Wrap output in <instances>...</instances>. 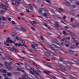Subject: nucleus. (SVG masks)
I'll return each mask as SVG.
<instances>
[{
    "instance_id": "nucleus-1",
    "label": "nucleus",
    "mask_w": 79,
    "mask_h": 79,
    "mask_svg": "<svg viewBox=\"0 0 79 79\" xmlns=\"http://www.w3.org/2000/svg\"><path fill=\"white\" fill-rule=\"evenodd\" d=\"M23 4V6H24L25 5V3H24V2H21V0H19L17 1H16V2H15V5L16 6H19L20 4Z\"/></svg>"
},
{
    "instance_id": "nucleus-2",
    "label": "nucleus",
    "mask_w": 79,
    "mask_h": 79,
    "mask_svg": "<svg viewBox=\"0 0 79 79\" xmlns=\"http://www.w3.org/2000/svg\"><path fill=\"white\" fill-rule=\"evenodd\" d=\"M0 8L4 9V10H10L9 7H6V6L4 5L0 6Z\"/></svg>"
},
{
    "instance_id": "nucleus-3",
    "label": "nucleus",
    "mask_w": 79,
    "mask_h": 79,
    "mask_svg": "<svg viewBox=\"0 0 79 79\" xmlns=\"http://www.w3.org/2000/svg\"><path fill=\"white\" fill-rule=\"evenodd\" d=\"M7 48L10 50H11V51H14L15 52H18V50L16 49V48L15 47H13L12 48H11L10 47H8Z\"/></svg>"
},
{
    "instance_id": "nucleus-4",
    "label": "nucleus",
    "mask_w": 79,
    "mask_h": 79,
    "mask_svg": "<svg viewBox=\"0 0 79 79\" xmlns=\"http://www.w3.org/2000/svg\"><path fill=\"white\" fill-rule=\"evenodd\" d=\"M7 48L10 50H11V51H14L15 52H18V50L16 49V48L15 47H13L12 48H11L10 47H8Z\"/></svg>"
},
{
    "instance_id": "nucleus-5",
    "label": "nucleus",
    "mask_w": 79,
    "mask_h": 79,
    "mask_svg": "<svg viewBox=\"0 0 79 79\" xmlns=\"http://www.w3.org/2000/svg\"><path fill=\"white\" fill-rule=\"evenodd\" d=\"M56 68L57 69H58V70H59V72L61 73V74H66V73L61 70H60V67H59L57 66L56 67Z\"/></svg>"
},
{
    "instance_id": "nucleus-6",
    "label": "nucleus",
    "mask_w": 79,
    "mask_h": 79,
    "mask_svg": "<svg viewBox=\"0 0 79 79\" xmlns=\"http://www.w3.org/2000/svg\"><path fill=\"white\" fill-rule=\"evenodd\" d=\"M30 68L31 71L30 72V73L31 74L34 75V68L32 67H30Z\"/></svg>"
},
{
    "instance_id": "nucleus-7",
    "label": "nucleus",
    "mask_w": 79,
    "mask_h": 79,
    "mask_svg": "<svg viewBox=\"0 0 79 79\" xmlns=\"http://www.w3.org/2000/svg\"><path fill=\"white\" fill-rule=\"evenodd\" d=\"M53 42H54L55 44H57L58 45V44H60V42H59V41H58V40H57V39H56V38L53 39Z\"/></svg>"
},
{
    "instance_id": "nucleus-8",
    "label": "nucleus",
    "mask_w": 79,
    "mask_h": 79,
    "mask_svg": "<svg viewBox=\"0 0 79 79\" xmlns=\"http://www.w3.org/2000/svg\"><path fill=\"white\" fill-rule=\"evenodd\" d=\"M27 75L26 73H25L23 75L22 79L21 78H19V79H27Z\"/></svg>"
},
{
    "instance_id": "nucleus-9",
    "label": "nucleus",
    "mask_w": 79,
    "mask_h": 79,
    "mask_svg": "<svg viewBox=\"0 0 79 79\" xmlns=\"http://www.w3.org/2000/svg\"><path fill=\"white\" fill-rule=\"evenodd\" d=\"M6 42L8 43H11V44L13 43V41L10 40V38H7V40H6Z\"/></svg>"
},
{
    "instance_id": "nucleus-10",
    "label": "nucleus",
    "mask_w": 79,
    "mask_h": 79,
    "mask_svg": "<svg viewBox=\"0 0 79 79\" xmlns=\"http://www.w3.org/2000/svg\"><path fill=\"white\" fill-rule=\"evenodd\" d=\"M52 17H53V18H56V19L58 18V19H62L60 17V16H59L58 15L55 16V15H52Z\"/></svg>"
},
{
    "instance_id": "nucleus-11",
    "label": "nucleus",
    "mask_w": 79,
    "mask_h": 79,
    "mask_svg": "<svg viewBox=\"0 0 79 79\" xmlns=\"http://www.w3.org/2000/svg\"><path fill=\"white\" fill-rule=\"evenodd\" d=\"M64 64H65L66 65H67V66H71V64L69 63V62H67V61H64Z\"/></svg>"
},
{
    "instance_id": "nucleus-12",
    "label": "nucleus",
    "mask_w": 79,
    "mask_h": 79,
    "mask_svg": "<svg viewBox=\"0 0 79 79\" xmlns=\"http://www.w3.org/2000/svg\"><path fill=\"white\" fill-rule=\"evenodd\" d=\"M19 30L21 31H23V32H26V31H27L26 29L23 27H22L21 28H20Z\"/></svg>"
},
{
    "instance_id": "nucleus-13",
    "label": "nucleus",
    "mask_w": 79,
    "mask_h": 79,
    "mask_svg": "<svg viewBox=\"0 0 79 79\" xmlns=\"http://www.w3.org/2000/svg\"><path fill=\"white\" fill-rule=\"evenodd\" d=\"M26 60L28 61V62L30 63H31L32 62L33 64H35V62H34V61L30 60L29 59H27Z\"/></svg>"
},
{
    "instance_id": "nucleus-14",
    "label": "nucleus",
    "mask_w": 79,
    "mask_h": 79,
    "mask_svg": "<svg viewBox=\"0 0 79 79\" xmlns=\"http://www.w3.org/2000/svg\"><path fill=\"white\" fill-rule=\"evenodd\" d=\"M55 27L57 28V30H60V29H61V27L59 25H56Z\"/></svg>"
},
{
    "instance_id": "nucleus-15",
    "label": "nucleus",
    "mask_w": 79,
    "mask_h": 79,
    "mask_svg": "<svg viewBox=\"0 0 79 79\" xmlns=\"http://www.w3.org/2000/svg\"><path fill=\"white\" fill-rule=\"evenodd\" d=\"M42 16L45 17L46 18H48V17H47V14L46 13H44L42 14Z\"/></svg>"
},
{
    "instance_id": "nucleus-16",
    "label": "nucleus",
    "mask_w": 79,
    "mask_h": 79,
    "mask_svg": "<svg viewBox=\"0 0 79 79\" xmlns=\"http://www.w3.org/2000/svg\"><path fill=\"white\" fill-rule=\"evenodd\" d=\"M70 76L73 78H76V76L73 73H71Z\"/></svg>"
},
{
    "instance_id": "nucleus-17",
    "label": "nucleus",
    "mask_w": 79,
    "mask_h": 79,
    "mask_svg": "<svg viewBox=\"0 0 79 79\" xmlns=\"http://www.w3.org/2000/svg\"><path fill=\"white\" fill-rule=\"evenodd\" d=\"M16 0H13L12 1V5H16Z\"/></svg>"
},
{
    "instance_id": "nucleus-18",
    "label": "nucleus",
    "mask_w": 79,
    "mask_h": 79,
    "mask_svg": "<svg viewBox=\"0 0 79 79\" xmlns=\"http://www.w3.org/2000/svg\"><path fill=\"white\" fill-rule=\"evenodd\" d=\"M62 52H64L65 53H66V54L68 53V52H67L66 51L64 52V51H63V50H59V53H62Z\"/></svg>"
},
{
    "instance_id": "nucleus-19",
    "label": "nucleus",
    "mask_w": 79,
    "mask_h": 79,
    "mask_svg": "<svg viewBox=\"0 0 79 79\" xmlns=\"http://www.w3.org/2000/svg\"><path fill=\"white\" fill-rule=\"evenodd\" d=\"M29 5L30 7V8H29L30 10H34V8H33V6H31V4H30Z\"/></svg>"
},
{
    "instance_id": "nucleus-20",
    "label": "nucleus",
    "mask_w": 79,
    "mask_h": 79,
    "mask_svg": "<svg viewBox=\"0 0 79 79\" xmlns=\"http://www.w3.org/2000/svg\"><path fill=\"white\" fill-rule=\"evenodd\" d=\"M46 66H48V67H49V68H52V65L50 64L47 63L46 64Z\"/></svg>"
},
{
    "instance_id": "nucleus-21",
    "label": "nucleus",
    "mask_w": 79,
    "mask_h": 79,
    "mask_svg": "<svg viewBox=\"0 0 79 79\" xmlns=\"http://www.w3.org/2000/svg\"><path fill=\"white\" fill-rule=\"evenodd\" d=\"M46 45L47 46V47H48L51 48L52 49H53L54 48L52 47V46H51V45H50L48 44H46Z\"/></svg>"
},
{
    "instance_id": "nucleus-22",
    "label": "nucleus",
    "mask_w": 79,
    "mask_h": 79,
    "mask_svg": "<svg viewBox=\"0 0 79 79\" xmlns=\"http://www.w3.org/2000/svg\"><path fill=\"white\" fill-rule=\"evenodd\" d=\"M72 37H72V39H73V40H74V39H76V35L73 34V35H72Z\"/></svg>"
},
{
    "instance_id": "nucleus-23",
    "label": "nucleus",
    "mask_w": 79,
    "mask_h": 79,
    "mask_svg": "<svg viewBox=\"0 0 79 79\" xmlns=\"http://www.w3.org/2000/svg\"><path fill=\"white\" fill-rule=\"evenodd\" d=\"M34 65H35V66H36V68H37V70H38V71H39V72H40V73H42V72H41V71H40V70H39V67H38V66H37V65H35V64H34Z\"/></svg>"
},
{
    "instance_id": "nucleus-24",
    "label": "nucleus",
    "mask_w": 79,
    "mask_h": 79,
    "mask_svg": "<svg viewBox=\"0 0 79 79\" xmlns=\"http://www.w3.org/2000/svg\"><path fill=\"white\" fill-rule=\"evenodd\" d=\"M44 73H45V74H49V73H52V72H50L47 71H44Z\"/></svg>"
},
{
    "instance_id": "nucleus-25",
    "label": "nucleus",
    "mask_w": 79,
    "mask_h": 79,
    "mask_svg": "<svg viewBox=\"0 0 79 79\" xmlns=\"http://www.w3.org/2000/svg\"><path fill=\"white\" fill-rule=\"evenodd\" d=\"M68 52L69 53H70V54H73L74 53V51L71 50H69L68 51Z\"/></svg>"
},
{
    "instance_id": "nucleus-26",
    "label": "nucleus",
    "mask_w": 79,
    "mask_h": 79,
    "mask_svg": "<svg viewBox=\"0 0 79 79\" xmlns=\"http://www.w3.org/2000/svg\"><path fill=\"white\" fill-rule=\"evenodd\" d=\"M52 45H53L54 46V47H56V48H60L61 47H60V46L59 45H58V46H56V45L54 44H52Z\"/></svg>"
},
{
    "instance_id": "nucleus-27",
    "label": "nucleus",
    "mask_w": 79,
    "mask_h": 79,
    "mask_svg": "<svg viewBox=\"0 0 79 79\" xmlns=\"http://www.w3.org/2000/svg\"><path fill=\"white\" fill-rule=\"evenodd\" d=\"M65 4H66V5H68L69 6H71V4H70V3L68 2H65Z\"/></svg>"
},
{
    "instance_id": "nucleus-28",
    "label": "nucleus",
    "mask_w": 79,
    "mask_h": 79,
    "mask_svg": "<svg viewBox=\"0 0 79 79\" xmlns=\"http://www.w3.org/2000/svg\"><path fill=\"white\" fill-rule=\"evenodd\" d=\"M31 47L34 48L35 50H37V48L35 46V45H31Z\"/></svg>"
},
{
    "instance_id": "nucleus-29",
    "label": "nucleus",
    "mask_w": 79,
    "mask_h": 79,
    "mask_svg": "<svg viewBox=\"0 0 79 79\" xmlns=\"http://www.w3.org/2000/svg\"><path fill=\"white\" fill-rule=\"evenodd\" d=\"M29 56L30 58H34V56L32 54H29Z\"/></svg>"
},
{
    "instance_id": "nucleus-30",
    "label": "nucleus",
    "mask_w": 79,
    "mask_h": 79,
    "mask_svg": "<svg viewBox=\"0 0 79 79\" xmlns=\"http://www.w3.org/2000/svg\"><path fill=\"white\" fill-rule=\"evenodd\" d=\"M53 57L54 58H55V59H56V57H57V56L55 55V54H54L52 55Z\"/></svg>"
},
{
    "instance_id": "nucleus-31",
    "label": "nucleus",
    "mask_w": 79,
    "mask_h": 79,
    "mask_svg": "<svg viewBox=\"0 0 79 79\" xmlns=\"http://www.w3.org/2000/svg\"><path fill=\"white\" fill-rule=\"evenodd\" d=\"M18 28L17 27H15L13 28V31H18Z\"/></svg>"
},
{
    "instance_id": "nucleus-32",
    "label": "nucleus",
    "mask_w": 79,
    "mask_h": 79,
    "mask_svg": "<svg viewBox=\"0 0 79 79\" xmlns=\"http://www.w3.org/2000/svg\"><path fill=\"white\" fill-rule=\"evenodd\" d=\"M59 60H60V61H61V62H63V58L62 57H60Z\"/></svg>"
},
{
    "instance_id": "nucleus-33",
    "label": "nucleus",
    "mask_w": 79,
    "mask_h": 79,
    "mask_svg": "<svg viewBox=\"0 0 79 79\" xmlns=\"http://www.w3.org/2000/svg\"><path fill=\"white\" fill-rule=\"evenodd\" d=\"M18 56L20 58H21V59H25V57H23L22 56H21L20 55H18Z\"/></svg>"
},
{
    "instance_id": "nucleus-34",
    "label": "nucleus",
    "mask_w": 79,
    "mask_h": 79,
    "mask_svg": "<svg viewBox=\"0 0 79 79\" xmlns=\"http://www.w3.org/2000/svg\"><path fill=\"white\" fill-rule=\"evenodd\" d=\"M33 73H34L35 74H37V75H39V74L38 73V72H37V70L34 71L33 72Z\"/></svg>"
},
{
    "instance_id": "nucleus-35",
    "label": "nucleus",
    "mask_w": 79,
    "mask_h": 79,
    "mask_svg": "<svg viewBox=\"0 0 79 79\" xmlns=\"http://www.w3.org/2000/svg\"><path fill=\"white\" fill-rule=\"evenodd\" d=\"M33 6L35 8H37V7H38V6H37L34 3L33 5Z\"/></svg>"
},
{
    "instance_id": "nucleus-36",
    "label": "nucleus",
    "mask_w": 79,
    "mask_h": 79,
    "mask_svg": "<svg viewBox=\"0 0 79 79\" xmlns=\"http://www.w3.org/2000/svg\"><path fill=\"white\" fill-rule=\"evenodd\" d=\"M47 8H40V10H47Z\"/></svg>"
},
{
    "instance_id": "nucleus-37",
    "label": "nucleus",
    "mask_w": 79,
    "mask_h": 79,
    "mask_svg": "<svg viewBox=\"0 0 79 79\" xmlns=\"http://www.w3.org/2000/svg\"><path fill=\"white\" fill-rule=\"evenodd\" d=\"M51 52L52 53V54H55V52L54 50H52L51 51Z\"/></svg>"
},
{
    "instance_id": "nucleus-38",
    "label": "nucleus",
    "mask_w": 79,
    "mask_h": 79,
    "mask_svg": "<svg viewBox=\"0 0 79 79\" xmlns=\"http://www.w3.org/2000/svg\"><path fill=\"white\" fill-rule=\"evenodd\" d=\"M37 76H38V77ZM35 76V77H37V78H38V79H42V77H39L38 76Z\"/></svg>"
},
{
    "instance_id": "nucleus-39",
    "label": "nucleus",
    "mask_w": 79,
    "mask_h": 79,
    "mask_svg": "<svg viewBox=\"0 0 79 79\" xmlns=\"http://www.w3.org/2000/svg\"><path fill=\"white\" fill-rule=\"evenodd\" d=\"M7 76L9 77H11V73H9L7 74Z\"/></svg>"
},
{
    "instance_id": "nucleus-40",
    "label": "nucleus",
    "mask_w": 79,
    "mask_h": 79,
    "mask_svg": "<svg viewBox=\"0 0 79 79\" xmlns=\"http://www.w3.org/2000/svg\"><path fill=\"white\" fill-rule=\"evenodd\" d=\"M76 62L77 64V65H79V60L77 59V61H76Z\"/></svg>"
},
{
    "instance_id": "nucleus-41",
    "label": "nucleus",
    "mask_w": 79,
    "mask_h": 79,
    "mask_svg": "<svg viewBox=\"0 0 79 79\" xmlns=\"http://www.w3.org/2000/svg\"><path fill=\"white\" fill-rule=\"evenodd\" d=\"M57 34L59 35H61V33H60V32H57Z\"/></svg>"
},
{
    "instance_id": "nucleus-42",
    "label": "nucleus",
    "mask_w": 79,
    "mask_h": 79,
    "mask_svg": "<svg viewBox=\"0 0 79 79\" xmlns=\"http://www.w3.org/2000/svg\"><path fill=\"white\" fill-rule=\"evenodd\" d=\"M15 39H16L17 40H21V39L18 36L15 37Z\"/></svg>"
},
{
    "instance_id": "nucleus-43",
    "label": "nucleus",
    "mask_w": 79,
    "mask_h": 79,
    "mask_svg": "<svg viewBox=\"0 0 79 79\" xmlns=\"http://www.w3.org/2000/svg\"><path fill=\"white\" fill-rule=\"evenodd\" d=\"M5 12V11L3 10H1L0 12V13H1L2 14H3V13H4Z\"/></svg>"
},
{
    "instance_id": "nucleus-44",
    "label": "nucleus",
    "mask_w": 79,
    "mask_h": 79,
    "mask_svg": "<svg viewBox=\"0 0 79 79\" xmlns=\"http://www.w3.org/2000/svg\"><path fill=\"white\" fill-rule=\"evenodd\" d=\"M46 2L48 3H49V4H51V2L50 1V0H46Z\"/></svg>"
},
{
    "instance_id": "nucleus-45",
    "label": "nucleus",
    "mask_w": 79,
    "mask_h": 79,
    "mask_svg": "<svg viewBox=\"0 0 79 79\" xmlns=\"http://www.w3.org/2000/svg\"><path fill=\"white\" fill-rule=\"evenodd\" d=\"M60 44L63 46H64V45H65V43H63V42H61Z\"/></svg>"
},
{
    "instance_id": "nucleus-46",
    "label": "nucleus",
    "mask_w": 79,
    "mask_h": 79,
    "mask_svg": "<svg viewBox=\"0 0 79 79\" xmlns=\"http://www.w3.org/2000/svg\"><path fill=\"white\" fill-rule=\"evenodd\" d=\"M2 19L3 21H5L6 20V19L4 17H2Z\"/></svg>"
},
{
    "instance_id": "nucleus-47",
    "label": "nucleus",
    "mask_w": 79,
    "mask_h": 79,
    "mask_svg": "<svg viewBox=\"0 0 79 79\" xmlns=\"http://www.w3.org/2000/svg\"><path fill=\"white\" fill-rule=\"evenodd\" d=\"M2 72H3V73H6V70L5 69H3Z\"/></svg>"
},
{
    "instance_id": "nucleus-48",
    "label": "nucleus",
    "mask_w": 79,
    "mask_h": 79,
    "mask_svg": "<svg viewBox=\"0 0 79 79\" xmlns=\"http://www.w3.org/2000/svg\"><path fill=\"white\" fill-rule=\"evenodd\" d=\"M6 19H8L9 21H10L11 20V19L10 18H8V17H6Z\"/></svg>"
},
{
    "instance_id": "nucleus-49",
    "label": "nucleus",
    "mask_w": 79,
    "mask_h": 79,
    "mask_svg": "<svg viewBox=\"0 0 79 79\" xmlns=\"http://www.w3.org/2000/svg\"><path fill=\"white\" fill-rule=\"evenodd\" d=\"M71 26H72L73 27H77V26L76 25H74L73 24H71Z\"/></svg>"
},
{
    "instance_id": "nucleus-50",
    "label": "nucleus",
    "mask_w": 79,
    "mask_h": 79,
    "mask_svg": "<svg viewBox=\"0 0 79 79\" xmlns=\"http://www.w3.org/2000/svg\"><path fill=\"white\" fill-rule=\"evenodd\" d=\"M69 28L68 27L66 26V27H64V29H65V30H66L67 29H68Z\"/></svg>"
},
{
    "instance_id": "nucleus-51",
    "label": "nucleus",
    "mask_w": 79,
    "mask_h": 79,
    "mask_svg": "<svg viewBox=\"0 0 79 79\" xmlns=\"http://www.w3.org/2000/svg\"><path fill=\"white\" fill-rule=\"evenodd\" d=\"M11 69V67H7L6 68V69H8V71H9V70H10V69Z\"/></svg>"
},
{
    "instance_id": "nucleus-52",
    "label": "nucleus",
    "mask_w": 79,
    "mask_h": 79,
    "mask_svg": "<svg viewBox=\"0 0 79 79\" xmlns=\"http://www.w3.org/2000/svg\"><path fill=\"white\" fill-rule=\"evenodd\" d=\"M69 33L70 34V35H71L72 36V35H73V32H71V31H69Z\"/></svg>"
},
{
    "instance_id": "nucleus-53",
    "label": "nucleus",
    "mask_w": 79,
    "mask_h": 79,
    "mask_svg": "<svg viewBox=\"0 0 79 79\" xmlns=\"http://www.w3.org/2000/svg\"><path fill=\"white\" fill-rule=\"evenodd\" d=\"M79 41H78L77 42L76 44V45L77 46L79 45Z\"/></svg>"
},
{
    "instance_id": "nucleus-54",
    "label": "nucleus",
    "mask_w": 79,
    "mask_h": 79,
    "mask_svg": "<svg viewBox=\"0 0 79 79\" xmlns=\"http://www.w3.org/2000/svg\"><path fill=\"white\" fill-rule=\"evenodd\" d=\"M11 34L12 36H15V33H11Z\"/></svg>"
},
{
    "instance_id": "nucleus-55",
    "label": "nucleus",
    "mask_w": 79,
    "mask_h": 79,
    "mask_svg": "<svg viewBox=\"0 0 79 79\" xmlns=\"http://www.w3.org/2000/svg\"><path fill=\"white\" fill-rule=\"evenodd\" d=\"M18 46H19V47H22V44L21 43L18 44Z\"/></svg>"
},
{
    "instance_id": "nucleus-56",
    "label": "nucleus",
    "mask_w": 79,
    "mask_h": 79,
    "mask_svg": "<svg viewBox=\"0 0 79 79\" xmlns=\"http://www.w3.org/2000/svg\"><path fill=\"white\" fill-rule=\"evenodd\" d=\"M45 54L47 55H48L49 56H50V54H49L47 52H45Z\"/></svg>"
},
{
    "instance_id": "nucleus-57",
    "label": "nucleus",
    "mask_w": 79,
    "mask_h": 79,
    "mask_svg": "<svg viewBox=\"0 0 79 79\" xmlns=\"http://www.w3.org/2000/svg\"><path fill=\"white\" fill-rule=\"evenodd\" d=\"M30 67H29V66H28L27 67V70H29L30 69Z\"/></svg>"
},
{
    "instance_id": "nucleus-58",
    "label": "nucleus",
    "mask_w": 79,
    "mask_h": 79,
    "mask_svg": "<svg viewBox=\"0 0 79 79\" xmlns=\"http://www.w3.org/2000/svg\"><path fill=\"white\" fill-rule=\"evenodd\" d=\"M5 64L7 66H9V64L7 62H6L5 63Z\"/></svg>"
},
{
    "instance_id": "nucleus-59",
    "label": "nucleus",
    "mask_w": 79,
    "mask_h": 79,
    "mask_svg": "<svg viewBox=\"0 0 79 79\" xmlns=\"http://www.w3.org/2000/svg\"><path fill=\"white\" fill-rule=\"evenodd\" d=\"M60 68H62V69H66V68H64V67L61 66Z\"/></svg>"
},
{
    "instance_id": "nucleus-60",
    "label": "nucleus",
    "mask_w": 79,
    "mask_h": 79,
    "mask_svg": "<svg viewBox=\"0 0 79 79\" xmlns=\"http://www.w3.org/2000/svg\"><path fill=\"white\" fill-rule=\"evenodd\" d=\"M27 13H29V12H33L32 10L31 11H30L29 10H27Z\"/></svg>"
},
{
    "instance_id": "nucleus-61",
    "label": "nucleus",
    "mask_w": 79,
    "mask_h": 79,
    "mask_svg": "<svg viewBox=\"0 0 79 79\" xmlns=\"http://www.w3.org/2000/svg\"><path fill=\"white\" fill-rule=\"evenodd\" d=\"M75 4H76V5H79V2H75Z\"/></svg>"
},
{
    "instance_id": "nucleus-62",
    "label": "nucleus",
    "mask_w": 79,
    "mask_h": 79,
    "mask_svg": "<svg viewBox=\"0 0 79 79\" xmlns=\"http://www.w3.org/2000/svg\"><path fill=\"white\" fill-rule=\"evenodd\" d=\"M58 63L60 64H62V63H62V62H61L60 61H59Z\"/></svg>"
},
{
    "instance_id": "nucleus-63",
    "label": "nucleus",
    "mask_w": 79,
    "mask_h": 79,
    "mask_svg": "<svg viewBox=\"0 0 79 79\" xmlns=\"http://www.w3.org/2000/svg\"><path fill=\"white\" fill-rule=\"evenodd\" d=\"M17 70H18L19 71H21V69L20 68H17Z\"/></svg>"
},
{
    "instance_id": "nucleus-64",
    "label": "nucleus",
    "mask_w": 79,
    "mask_h": 79,
    "mask_svg": "<svg viewBox=\"0 0 79 79\" xmlns=\"http://www.w3.org/2000/svg\"><path fill=\"white\" fill-rule=\"evenodd\" d=\"M34 24H37V23L35 22V21H33L32 22Z\"/></svg>"
}]
</instances>
